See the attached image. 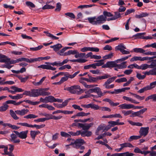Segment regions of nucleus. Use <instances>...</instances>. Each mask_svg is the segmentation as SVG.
I'll return each instance as SVG.
<instances>
[{"label": "nucleus", "instance_id": "obj_20", "mask_svg": "<svg viewBox=\"0 0 156 156\" xmlns=\"http://www.w3.org/2000/svg\"><path fill=\"white\" fill-rule=\"evenodd\" d=\"M103 61L104 60L103 59L95 61L94 62H97V63H94L95 69L96 68L97 66H100L103 65L104 64Z\"/></svg>", "mask_w": 156, "mask_h": 156}, {"label": "nucleus", "instance_id": "obj_8", "mask_svg": "<svg viewBox=\"0 0 156 156\" xmlns=\"http://www.w3.org/2000/svg\"><path fill=\"white\" fill-rule=\"evenodd\" d=\"M150 58L148 57H144L142 58L140 56H134L132 58L130 59L131 62H133L135 61L140 60V61H144V60H148L150 59Z\"/></svg>", "mask_w": 156, "mask_h": 156}, {"label": "nucleus", "instance_id": "obj_3", "mask_svg": "<svg viewBox=\"0 0 156 156\" xmlns=\"http://www.w3.org/2000/svg\"><path fill=\"white\" fill-rule=\"evenodd\" d=\"M156 86V81L150 83L149 85L147 86L143 87L138 91V92L140 93L144 92L145 91L150 90L154 88Z\"/></svg>", "mask_w": 156, "mask_h": 156}, {"label": "nucleus", "instance_id": "obj_52", "mask_svg": "<svg viewBox=\"0 0 156 156\" xmlns=\"http://www.w3.org/2000/svg\"><path fill=\"white\" fill-rule=\"evenodd\" d=\"M61 135L62 136L70 138L71 137V136L69 133L64 132H61Z\"/></svg>", "mask_w": 156, "mask_h": 156}, {"label": "nucleus", "instance_id": "obj_63", "mask_svg": "<svg viewBox=\"0 0 156 156\" xmlns=\"http://www.w3.org/2000/svg\"><path fill=\"white\" fill-rule=\"evenodd\" d=\"M121 17V14H120L118 12H115V15L113 17L114 18V19H114L116 20L119 17Z\"/></svg>", "mask_w": 156, "mask_h": 156}, {"label": "nucleus", "instance_id": "obj_27", "mask_svg": "<svg viewBox=\"0 0 156 156\" xmlns=\"http://www.w3.org/2000/svg\"><path fill=\"white\" fill-rule=\"evenodd\" d=\"M89 78V82L90 83L95 82L99 80L98 76L97 77H92L89 75H88Z\"/></svg>", "mask_w": 156, "mask_h": 156}, {"label": "nucleus", "instance_id": "obj_58", "mask_svg": "<svg viewBox=\"0 0 156 156\" xmlns=\"http://www.w3.org/2000/svg\"><path fill=\"white\" fill-rule=\"evenodd\" d=\"M62 4L60 2H58L56 4V8L55 11H59L60 10L61 8Z\"/></svg>", "mask_w": 156, "mask_h": 156}, {"label": "nucleus", "instance_id": "obj_51", "mask_svg": "<svg viewBox=\"0 0 156 156\" xmlns=\"http://www.w3.org/2000/svg\"><path fill=\"white\" fill-rule=\"evenodd\" d=\"M43 46L41 45L35 48H30L31 51H36L40 50L43 47Z\"/></svg>", "mask_w": 156, "mask_h": 156}, {"label": "nucleus", "instance_id": "obj_43", "mask_svg": "<svg viewBox=\"0 0 156 156\" xmlns=\"http://www.w3.org/2000/svg\"><path fill=\"white\" fill-rule=\"evenodd\" d=\"M26 5L28 7H29L30 8H34L35 7V5L32 2L30 1H27L26 2Z\"/></svg>", "mask_w": 156, "mask_h": 156}, {"label": "nucleus", "instance_id": "obj_6", "mask_svg": "<svg viewBox=\"0 0 156 156\" xmlns=\"http://www.w3.org/2000/svg\"><path fill=\"white\" fill-rule=\"evenodd\" d=\"M84 143L83 140L79 139L76 140L75 141V145L74 147L76 149L79 148Z\"/></svg>", "mask_w": 156, "mask_h": 156}, {"label": "nucleus", "instance_id": "obj_32", "mask_svg": "<svg viewBox=\"0 0 156 156\" xmlns=\"http://www.w3.org/2000/svg\"><path fill=\"white\" fill-rule=\"evenodd\" d=\"M77 53V50H69L67 52H66L64 53V54L63 55H69L71 54L72 55H75Z\"/></svg>", "mask_w": 156, "mask_h": 156}, {"label": "nucleus", "instance_id": "obj_13", "mask_svg": "<svg viewBox=\"0 0 156 156\" xmlns=\"http://www.w3.org/2000/svg\"><path fill=\"white\" fill-rule=\"evenodd\" d=\"M117 76H115L113 77L109 78L105 82V83L103 85V86L109 85L112 82L114 81V80L116 78Z\"/></svg>", "mask_w": 156, "mask_h": 156}, {"label": "nucleus", "instance_id": "obj_19", "mask_svg": "<svg viewBox=\"0 0 156 156\" xmlns=\"http://www.w3.org/2000/svg\"><path fill=\"white\" fill-rule=\"evenodd\" d=\"M31 97H36L39 96L38 89L31 90Z\"/></svg>", "mask_w": 156, "mask_h": 156}, {"label": "nucleus", "instance_id": "obj_25", "mask_svg": "<svg viewBox=\"0 0 156 156\" xmlns=\"http://www.w3.org/2000/svg\"><path fill=\"white\" fill-rule=\"evenodd\" d=\"M11 99H12L18 100L22 98V95L21 94H17L15 96H12L11 95H9Z\"/></svg>", "mask_w": 156, "mask_h": 156}, {"label": "nucleus", "instance_id": "obj_36", "mask_svg": "<svg viewBox=\"0 0 156 156\" xmlns=\"http://www.w3.org/2000/svg\"><path fill=\"white\" fill-rule=\"evenodd\" d=\"M38 117L37 115H35L33 114H30L24 116L23 118L25 119H34Z\"/></svg>", "mask_w": 156, "mask_h": 156}, {"label": "nucleus", "instance_id": "obj_53", "mask_svg": "<svg viewBox=\"0 0 156 156\" xmlns=\"http://www.w3.org/2000/svg\"><path fill=\"white\" fill-rule=\"evenodd\" d=\"M100 107L98 105L94 104H91V108L94 110L100 109Z\"/></svg>", "mask_w": 156, "mask_h": 156}, {"label": "nucleus", "instance_id": "obj_21", "mask_svg": "<svg viewBox=\"0 0 156 156\" xmlns=\"http://www.w3.org/2000/svg\"><path fill=\"white\" fill-rule=\"evenodd\" d=\"M108 123L110 125L111 127H113L116 125H121L124 124V122H120V123H117L116 121H109Z\"/></svg>", "mask_w": 156, "mask_h": 156}, {"label": "nucleus", "instance_id": "obj_62", "mask_svg": "<svg viewBox=\"0 0 156 156\" xmlns=\"http://www.w3.org/2000/svg\"><path fill=\"white\" fill-rule=\"evenodd\" d=\"M100 110H101L102 111H108L109 112H110L111 111V110L109 108L105 107H100Z\"/></svg>", "mask_w": 156, "mask_h": 156}, {"label": "nucleus", "instance_id": "obj_11", "mask_svg": "<svg viewBox=\"0 0 156 156\" xmlns=\"http://www.w3.org/2000/svg\"><path fill=\"white\" fill-rule=\"evenodd\" d=\"M20 62L24 61L28 63H32L37 61L36 58L28 59L26 58L22 57L20 58Z\"/></svg>", "mask_w": 156, "mask_h": 156}, {"label": "nucleus", "instance_id": "obj_34", "mask_svg": "<svg viewBox=\"0 0 156 156\" xmlns=\"http://www.w3.org/2000/svg\"><path fill=\"white\" fill-rule=\"evenodd\" d=\"M23 101V102H25L26 103H28L30 104L31 105H38L40 103V101L33 102V101H31L29 100H24Z\"/></svg>", "mask_w": 156, "mask_h": 156}, {"label": "nucleus", "instance_id": "obj_64", "mask_svg": "<svg viewBox=\"0 0 156 156\" xmlns=\"http://www.w3.org/2000/svg\"><path fill=\"white\" fill-rule=\"evenodd\" d=\"M97 93L98 95V98L101 97V96H103L105 94V93H102L101 91V89L100 88H99V89L97 91V92H96Z\"/></svg>", "mask_w": 156, "mask_h": 156}, {"label": "nucleus", "instance_id": "obj_44", "mask_svg": "<svg viewBox=\"0 0 156 156\" xmlns=\"http://www.w3.org/2000/svg\"><path fill=\"white\" fill-rule=\"evenodd\" d=\"M85 53H79V52L77 51V53L75 54V57L76 58H78L79 57H83L85 56Z\"/></svg>", "mask_w": 156, "mask_h": 156}, {"label": "nucleus", "instance_id": "obj_47", "mask_svg": "<svg viewBox=\"0 0 156 156\" xmlns=\"http://www.w3.org/2000/svg\"><path fill=\"white\" fill-rule=\"evenodd\" d=\"M127 80L125 77H123L120 79H118L115 80V82L118 83L126 82Z\"/></svg>", "mask_w": 156, "mask_h": 156}, {"label": "nucleus", "instance_id": "obj_12", "mask_svg": "<svg viewBox=\"0 0 156 156\" xmlns=\"http://www.w3.org/2000/svg\"><path fill=\"white\" fill-rule=\"evenodd\" d=\"M103 101H106L108 102L110 105L112 106H115L119 105V102H117L114 103L112 101L111 99L109 98H105L103 99Z\"/></svg>", "mask_w": 156, "mask_h": 156}, {"label": "nucleus", "instance_id": "obj_18", "mask_svg": "<svg viewBox=\"0 0 156 156\" xmlns=\"http://www.w3.org/2000/svg\"><path fill=\"white\" fill-rule=\"evenodd\" d=\"M126 49V47L122 44H120L115 48V50L116 51L119 50L121 52L123 49Z\"/></svg>", "mask_w": 156, "mask_h": 156}, {"label": "nucleus", "instance_id": "obj_49", "mask_svg": "<svg viewBox=\"0 0 156 156\" xmlns=\"http://www.w3.org/2000/svg\"><path fill=\"white\" fill-rule=\"evenodd\" d=\"M92 68L93 69H95L94 63L90 64L88 65L85 66H84V69H87Z\"/></svg>", "mask_w": 156, "mask_h": 156}, {"label": "nucleus", "instance_id": "obj_50", "mask_svg": "<svg viewBox=\"0 0 156 156\" xmlns=\"http://www.w3.org/2000/svg\"><path fill=\"white\" fill-rule=\"evenodd\" d=\"M55 8V7L48 4H46L43 7V9H52Z\"/></svg>", "mask_w": 156, "mask_h": 156}, {"label": "nucleus", "instance_id": "obj_55", "mask_svg": "<svg viewBox=\"0 0 156 156\" xmlns=\"http://www.w3.org/2000/svg\"><path fill=\"white\" fill-rule=\"evenodd\" d=\"M132 94L135 97L140 101L144 100L145 98L144 96L141 97L135 94L132 93Z\"/></svg>", "mask_w": 156, "mask_h": 156}, {"label": "nucleus", "instance_id": "obj_40", "mask_svg": "<svg viewBox=\"0 0 156 156\" xmlns=\"http://www.w3.org/2000/svg\"><path fill=\"white\" fill-rule=\"evenodd\" d=\"M140 136H132L130 137L128 140L130 141L133 140H137L140 138Z\"/></svg>", "mask_w": 156, "mask_h": 156}, {"label": "nucleus", "instance_id": "obj_33", "mask_svg": "<svg viewBox=\"0 0 156 156\" xmlns=\"http://www.w3.org/2000/svg\"><path fill=\"white\" fill-rule=\"evenodd\" d=\"M15 112H14L12 110H10V114L12 117V118L15 120H17L19 119V118L16 115Z\"/></svg>", "mask_w": 156, "mask_h": 156}, {"label": "nucleus", "instance_id": "obj_31", "mask_svg": "<svg viewBox=\"0 0 156 156\" xmlns=\"http://www.w3.org/2000/svg\"><path fill=\"white\" fill-rule=\"evenodd\" d=\"M133 51L136 53H140L144 54L145 51L141 48H135L133 49Z\"/></svg>", "mask_w": 156, "mask_h": 156}, {"label": "nucleus", "instance_id": "obj_54", "mask_svg": "<svg viewBox=\"0 0 156 156\" xmlns=\"http://www.w3.org/2000/svg\"><path fill=\"white\" fill-rule=\"evenodd\" d=\"M113 53H112V52L110 53L109 54H108V55H105L104 56H103V58L104 59H108L111 58L112 57V56H113Z\"/></svg>", "mask_w": 156, "mask_h": 156}, {"label": "nucleus", "instance_id": "obj_26", "mask_svg": "<svg viewBox=\"0 0 156 156\" xmlns=\"http://www.w3.org/2000/svg\"><path fill=\"white\" fill-rule=\"evenodd\" d=\"M145 74L146 75H156V71L155 69H152L150 70L149 71H146L145 73Z\"/></svg>", "mask_w": 156, "mask_h": 156}, {"label": "nucleus", "instance_id": "obj_35", "mask_svg": "<svg viewBox=\"0 0 156 156\" xmlns=\"http://www.w3.org/2000/svg\"><path fill=\"white\" fill-rule=\"evenodd\" d=\"M9 107L8 105L6 104H4L0 107V112H4Z\"/></svg>", "mask_w": 156, "mask_h": 156}, {"label": "nucleus", "instance_id": "obj_5", "mask_svg": "<svg viewBox=\"0 0 156 156\" xmlns=\"http://www.w3.org/2000/svg\"><path fill=\"white\" fill-rule=\"evenodd\" d=\"M149 130V127H141L139 131V133L140 134V136L141 137L142 136L145 137L146 136L148 133Z\"/></svg>", "mask_w": 156, "mask_h": 156}, {"label": "nucleus", "instance_id": "obj_48", "mask_svg": "<svg viewBox=\"0 0 156 156\" xmlns=\"http://www.w3.org/2000/svg\"><path fill=\"white\" fill-rule=\"evenodd\" d=\"M146 75L145 74L144 75H142L141 74L137 73L136 77L139 80H143L145 77L146 76Z\"/></svg>", "mask_w": 156, "mask_h": 156}, {"label": "nucleus", "instance_id": "obj_17", "mask_svg": "<svg viewBox=\"0 0 156 156\" xmlns=\"http://www.w3.org/2000/svg\"><path fill=\"white\" fill-rule=\"evenodd\" d=\"M40 133V132L39 131H33L31 130L30 132V135L32 138L34 140L35 139L36 135Z\"/></svg>", "mask_w": 156, "mask_h": 156}, {"label": "nucleus", "instance_id": "obj_41", "mask_svg": "<svg viewBox=\"0 0 156 156\" xmlns=\"http://www.w3.org/2000/svg\"><path fill=\"white\" fill-rule=\"evenodd\" d=\"M99 89V87H95L94 88H92L89 90L87 92L89 94L93 93H96L97 92V91Z\"/></svg>", "mask_w": 156, "mask_h": 156}, {"label": "nucleus", "instance_id": "obj_30", "mask_svg": "<svg viewBox=\"0 0 156 156\" xmlns=\"http://www.w3.org/2000/svg\"><path fill=\"white\" fill-rule=\"evenodd\" d=\"M94 125L93 122H91L89 124H86L84 125L83 129L86 130L89 129L90 128Z\"/></svg>", "mask_w": 156, "mask_h": 156}, {"label": "nucleus", "instance_id": "obj_1", "mask_svg": "<svg viewBox=\"0 0 156 156\" xmlns=\"http://www.w3.org/2000/svg\"><path fill=\"white\" fill-rule=\"evenodd\" d=\"M103 15H101L97 18L96 17H89L87 20L89 23L93 25H97L103 23L106 21V17L113 16V15L109 12L107 11L103 12Z\"/></svg>", "mask_w": 156, "mask_h": 156}, {"label": "nucleus", "instance_id": "obj_59", "mask_svg": "<svg viewBox=\"0 0 156 156\" xmlns=\"http://www.w3.org/2000/svg\"><path fill=\"white\" fill-rule=\"evenodd\" d=\"M65 15L66 16H68L70 18L73 19H74L75 16L74 14L72 12H67L65 14Z\"/></svg>", "mask_w": 156, "mask_h": 156}, {"label": "nucleus", "instance_id": "obj_29", "mask_svg": "<svg viewBox=\"0 0 156 156\" xmlns=\"http://www.w3.org/2000/svg\"><path fill=\"white\" fill-rule=\"evenodd\" d=\"M141 115L140 111L137 112H133V113L131 115H130V117H134L136 116H138L141 118H143V116H140Z\"/></svg>", "mask_w": 156, "mask_h": 156}, {"label": "nucleus", "instance_id": "obj_37", "mask_svg": "<svg viewBox=\"0 0 156 156\" xmlns=\"http://www.w3.org/2000/svg\"><path fill=\"white\" fill-rule=\"evenodd\" d=\"M90 113L88 112L87 113H85L83 112H81L77 113L76 114V115L77 116L79 117V116H87L89 115L90 114Z\"/></svg>", "mask_w": 156, "mask_h": 156}, {"label": "nucleus", "instance_id": "obj_7", "mask_svg": "<svg viewBox=\"0 0 156 156\" xmlns=\"http://www.w3.org/2000/svg\"><path fill=\"white\" fill-rule=\"evenodd\" d=\"M18 137L17 135L15 133H12L10 135L11 139L10 140L14 143H19L20 140L19 139H17Z\"/></svg>", "mask_w": 156, "mask_h": 156}, {"label": "nucleus", "instance_id": "obj_23", "mask_svg": "<svg viewBox=\"0 0 156 156\" xmlns=\"http://www.w3.org/2000/svg\"><path fill=\"white\" fill-rule=\"evenodd\" d=\"M62 47V45L59 44L53 46H50V47L51 48H53L54 50L55 51H58Z\"/></svg>", "mask_w": 156, "mask_h": 156}, {"label": "nucleus", "instance_id": "obj_42", "mask_svg": "<svg viewBox=\"0 0 156 156\" xmlns=\"http://www.w3.org/2000/svg\"><path fill=\"white\" fill-rule=\"evenodd\" d=\"M145 34V33H138L134 35L133 36L137 37V38L143 39L142 37H144V36H143V35H144Z\"/></svg>", "mask_w": 156, "mask_h": 156}, {"label": "nucleus", "instance_id": "obj_61", "mask_svg": "<svg viewBox=\"0 0 156 156\" xmlns=\"http://www.w3.org/2000/svg\"><path fill=\"white\" fill-rule=\"evenodd\" d=\"M20 62V58H18L16 60L12 59L11 60H9V64H14L16 63H18Z\"/></svg>", "mask_w": 156, "mask_h": 156}, {"label": "nucleus", "instance_id": "obj_4", "mask_svg": "<svg viewBox=\"0 0 156 156\" xmlns=\"http://www.w3.org/2000/svg\"><path fill=\"white\" fill-rule=\"evenodd\" d=\"M17 135L18 137L21 139H25L27 137V135L28 132V130L22 131L19 132L17 131L14 130L13 131Z\"/></svg>", "mask_w": 156, "mask_h": 156}, {"label": "nucleus", "instance_id": "obj_38", "mask_svg": "<svg viewBox=\"0 0 156 156\" xmlns=\"http://www.w3.org/2000/svg\"><path fill=\"white\" fill-rule=\"evenodd\" d=\"M46 78V77L45 76L43 77L41 79L39 82L34 83V85L35 86H38L41 85Z\"/></svg>", "mask_w": 156, "mask_h": 156}, {"label": "nucleus", "instance_id": "obj_2", "mask_svg": "<svg viewBox=\"0 0 156 156\" xmlns=\"http://www.w3.org/2000/svg\"><path fill=\"white\" fill-rule=\"evenodd\" d=\"M67 90L73 94H80L83 92V89L80 88L79 85H74L66 88Z\"/></svg>", "mask_w": 156, "mask_h": 156}, {"label": "nucleus", "instance_id": "obj_14", "mask_svg": "<svg viewBox=\"0 0 156 156\" xmlns=\"http://www.w3.org/2000/svg\"><path fill=\"white\" fill-rule=\"evenodd\" d=\"M38 90L39 96H47L51 94L50 92L44 91L43 88H39L38 89Z\"/></svg>", "mask_w": 156, "mask_h": 156}, {"label": "nucleus", "instance_id": "obj_39", "mask_svg": "<svg viewBox=\"0 0 156 156\" xmlns=\"http://www.w3.org/2000/svg\"><path fill=\"white\" fill-rule=\"evenodd\" d=\"M133 111L132 110H129L128 111H126L125 110H122V113L124 114V115L126 116L128 115H131L133 113Z\"/></svg>", "mask_w": 156, "mask_h": 156}, {"label": "nucleus", "instance_id": "obj_22", "mask_svg": "<svg viewBox=\"0 0 156 156\" xmlns=\"http://www.w3.org/2000/svg\"><path fill=\"white\" fill-rule=\"evenodd\" d=\"M149 100H152L153 101H156V94H152L149 96L145 99V101H147Z\"/></svg>", "mask_w": 156, "mask_h": 156}, {"label": "nucleus", "instance_id": "obj_9", "mask_svg": "<svg viewBox=\"0 0 156 156\" xmlns=\"http://www.w3.org/2000/svg\"><path fill=\"white\" fill-rule=\"evenodd\" d=\"M119 107L120 108V109H129L133 108L134 106L132 104H127L124 103L119 105Z\"/></svg>", "mask_w": 156, "mask_h": 156}, {"label": "nucleus", "instance_id": "obj_24", "mask_svg": "<svg viewBox=\"0 0 156 156\" xmlns=\"http://www.w3.org/2000/svg\"><path fill=\"white\" fill-rule=\"evenodd\" d=\"M45 99H46L47 102H54V100H55V98L52 96H49L48 97H46L45 98Z\"/></svg>", "mask_w": 156, "mask_h": 156}, {"label": "nucleus", "instance_id": "obj_45", "mask_svg": "<svg viewBox=\"0 0 156 156\" xmlns=\"http://www.w3.org/2000/svg\"><path fill=\"white\" fill-rule=\"evenodd\" d=\"M61 67L58 68L60 70H62L67 68L68 69H70L71 68V66L69 65H66Z\"/></svg>", "mask_w": 156, "mask_h": 156}, {"label": "nucleus", "instance_id": "obj_57", "mask_svg": "<svg viewBox=\"0 0 156 156\" xmlns=\"http://www.w3.org/2000/svg\"><path fill=\"white\" fill-rule=\"evenodd\" d=\"M111 76L108 74H105V75L101 76H98L99 80H101L104 79H105L110 77Z\"/></svg>", "mask_w": 156, "mask_h": 156}, {"label": "nucleus", "instance_id": "obj_46", "mask_svg": "<svg viewBox=\"0 0 156 156\" xmlns=\"http://www.w3.org/2000/svg\"><path fill=\"white\" fill-rule=\"evenodd\" d=\"M49 119V118H39L37 119H35L34 120V122H44L46 120H48Z\"/></svg>", "mask_w": 156, "mask_h": 156}, {"label": "nucleus", "instance_id": "obj_15", "mask_svg": "<svg viewBox=\"0 0 156 156\" xmlns=\"http://www.w3.org/2000/svg\"><path fill=\"white\" fill-rule=\"evenodd\" d=\"M120 145L121 147L120 149H122L124 147H129L132 148L134 147L132 144L128 143H125L121 144H120Z\"/></svg>", "mask_w": 156, "mask_h": 156}, {"label": "nucleus", "instance_id": "obj_56", "mask_svg": "<svg viewBox=\"0 0 156 156\" xmlns=\"http://www.w3.org/2000/svg\"><path fill=\"white\" fill-rule=\"evenodd\" d=\"M149 68L148 65L147 64H144L140 66V69L145 70Z\"/></svg>", "mask_w": 156, "mask_h": 156}, {"label": "nucleus", "instance_id": "obj_60", "mask_svg": "<svg viewBox=\"0 0 156 156\" xmlns=\"http://www.w3.org/2000/svg\"><path fill=\"white\" fill-rule=\"evenodd\" d=\"M66 50V48H64L61 50L59 52H58V54H59L61 56H65L66 55H63L64 54V52Z\"/></svg>", "mask_w": 156, "mask_h": 156}, {"label": "nucleus", "instance_id": "obj_28", "mask_svg": "<svg viewBox=\"0 0 156 156\" xmlns=\"http://www.w3.org/2000/svg\"><path fill=\"white\" fill-rule=\"evenodd\" d=\"M116 61H109L107 62L108 68H113L115 67Z\"/></svg>", "mask_w": 156, "mask_h": 156}, {"label": "nucleus", "instance_id": "obj_16", "mask_svg": "<svg viewBox=\"0 0 156 156\" xmlns=\"http://www.w3.org/2000/svg\"><path fill=\"white\" fill-rule=\"evenodd\" d=\"M80 73V71H77L74 73L73 75H70L68 73H65V74H64L65 76H66L67 77L68 79V78L72 79L74 78L77 74Z\"/></svg>", "mask_w": 156, "mask_h": 156}, {"label": "nucleus", "instance_id": "obj_10", "mask_svg": "<svg viewBox=\"0 0 156 156\" xmlns=\"http://www.w3.org/2000/svg\"><path fill=\"white\" fill-rule=\"evenodd\" d=\"M29 112L27 109H22L21 110H17L15 111L16 113L21 116H23L27 114Z\"/></svg>", "mask_w": 156, "mask_h": 156}]
</instances>
